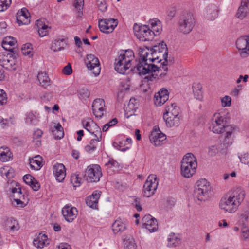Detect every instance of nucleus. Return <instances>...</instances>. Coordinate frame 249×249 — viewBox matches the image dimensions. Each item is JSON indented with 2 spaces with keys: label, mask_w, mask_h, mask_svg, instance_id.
Returning a JSON list of instances; mask_svg holds the SVG:
<instances>
[{
  "label": "nucleus",
  "mask_w": 249,
  "mask_h": 249,
  "mask_svg": "<svg viewBox=\"0 0 249 249\" xmlns=\"http://www.w3.org/2000/svg\"><path fill=\"white\" fill-rule=\"evenodd\" d=\"M245 193L241 187L233 189L231 192L222 197L219 203V209L224 212H236L245 198Z\"/></svg>",
  "instance_id": "nucleus-1"
},
{
  "label": "nucleus",
  "mask_w": 249,
  "mask_h": 249,
  "mask_svg": "<svg viewBox=\"0 0 249 249\" xmlns=\"http://www.w3.org/2000/svg\"><path fill=\"white\" fill-rule=\"evenodd\" d=\"M138 54L140 57H142L143 59L145 57L151 56V58H149L150 63H153L156 60L158 62H161L162 60H164L161 64V66L158 67V72L160 73V76L161 77L166 75L168 71V68L167 65L168 64L167 59L163 57V55L159 54L151 48L149 49L147 47H143L139 49Z\"/></svg>",
  "instance_id": "nucleus-2"
},
{
  "label": "nucleus",
  "mask_w": 249,
  "mask_h": 249,
  "mask_svg": "<svg viewBox=\"0 0 249 249\" xmlns=\"http://www.w3.org/2000/svg\"><path fill=\"white\" fill-rule=\"evenodd\" d=\"M134 53L132 50L128 49L122 50L120 55L115 59V70L120 74H125L131 67V62L134 59Z\"/></svg>",
  "instance_id": "nucleus-3"
},
{
  "label": "nucleus",
  "mask_w": 249,
  "mask_h": 249,
  "mask_svg": "<svg viewBox=\"0 0 249 249\" xmlns=\"http://www.w3.org/2000/svg\"><path fill=\"white\" fill-rule=\"evenodd\" d=\"M197 166V160L191 153L186 154L181 161V174L186 178L192 177L196 173Z\"/></svg>",
  "instance_id": "nucleus-4"
},
{
  "label": "nucleus",
  "mask_w": 249,
  "mask_h": 249,
  "mask_svg": "<svg viewBox=\"0 0 249 249\" xmlns=\"http://www.w3.org/2000/svg\"><path fill=\"white\" fill-rule=\"evenodd\" d=\"M212 187L210 183L205 178H201L196 183L194 192L196 199L200 202L205 201L210 197Z\"/></svg>",
  "instance_id": "nucleus-5"
},
{
  "label": "nucleus",
  "mask_w": 249,
  "mask_h": 249,
  "mask_svg": "<svg viewBox=\"0 0 249 249\" xmlns=\"http://www.w3.org/2000/svg\"><path fill=\"white\" fill-rule=\"evenodd\" d=\"M229 126L225 115L222 113H215L211 118L209 128L214 133L221 134L225 132Z\"/></svg>",
  "instance_id": "nucleus-6"
},
{
  "label": "nucleus",
  "mask_w": 249,
  "mask_h": 249,
  "mask_svg": "<svg viewBox=\"0 0 249 249\" xmlns=\"http://www.w3.org/2000/svg\"><path fill=\"white\" fill-rule=\"evenodd\" d=\"M195 24V19L192 13L184 12L180 17L178 22L179 29L185 34L190 33Z\"/></svg>",
  "instance_id": "nucleus-7"
},
{
  "label": "nucleus",
  "mask_w": 249,
  "mask_h": 249,
  "mask_svg": "<svg viewBox=\"0 0 249 249\" xmlns=\"http://www.w3.org/2000/svg\"><path fill=\"white\" fill-rule=\"evenodd\" d=\"M149 58H151V56L145 57L144 59L142 57H140L139 62L136 67L139 75L151 73L158 70V66L152 63H150Z\"/></svg>",
  "instance_id": "nucleus-8"
},
{
  "label": "nucleus",
  "mask_w": 249,
  "mask_h": 249,
  "mask_svg": "<svg viewBox=\"0 0 249 249\" xmlns=\"http://www.w3.org/2000/svg\"><path fill=\"white\" fill-rule=\"evenodd\" d=\"M133 30L135 35L140 41H150L154 38V33L149 25L140 26L135 24Z\"/></svg>",
  "instance_id": "nucleus-9"
},
{
  "label": "nucleus",
  "mask_w": 249,
  "mask_h": 249,
  "mask_svg": "<svg viewBox=\"0 0 249 249\" xmlns=\"http://www.w3.org/2000/svg\"><path fill=\"white\" fill-rule=\"evenodd\" d=\"M102 176L101 168L97 164H92L87 167L85 172L86 180L89 182H97Z\"/></svg>",
  "instance_id": "nucleus-10"
},
{
  "label": "nucleus",
  "mask_w": 249,
  "mask_h": 249,
  "mask_svg": "<svg viewBox=\"0 0 249 249\" xmlns=\"http://www.w3.org/2000/svg\"><path fill=\"white\" fill-rule=\"evenodd\" d=\"M158 180L155 175H150L143 185V194L146 197H149L153 196L157 189Z\"/></svg>",
  "instance_id": "nucleus-11"
},
{
  "label": "nucleus",
  "mask_w": 249,
  "mask_h": 249,
  "mask_svg": "<svg viewBox=\"0 0 249 249\" xmlns=\"http://www.w3.org/2000/svg\"><path fill=\"white\" fill-rule=\"evenodd\" d=\"M118 23V20L116 19L112 18L102 19L99 20L98 26L101 32L109 34L114 31Z\"/></svg>",
  "instance_id": "nucleus-12"
},
{
  "label": "nucleus",
  "mask_w": 249,
  "mask_h": 249,
  "mask_svg": "<svg viewBox=\"0 0 249 249\" xmlns=\"http://www.w3.org/2000/svg\"><path fill=\"white\" fill-rule=\"evenodd\" d=\"M82 123L84 128L93 135L94 137L99 139L101 137V128L92 120L87 118L82 120Z\"/></svg>",
  "instance_id": "nucleus-13"
},
{
  "label": "nucleus",
  "mask_w": 249,
  "mask_h": 249,
  "mask_svg": "<svg viewBox=\"0 0 249 249\" xmlns=\"http://www.w3.org/2000/svg\"><path fill=\"white\" fill-rule=\"evenodd\" d=\"M16 59L10 53H0V65L9 71L16 70Z\"/></svg>",
  "instance_id": "nucleus-14"
},
{
  "label": "nucleus",
  "mask_w": 249,
  "mask_h": 249,
  "mask_svg": "<svg viewBox=\"0 0 249 249\" xmlns=\"http://www.w3.org/2000/svg\"><path fill=\"white\" fill-rule=\"evenodd\" d=\"M236 45L241 57H246L249 55V35L239 38Z\"/></svg>",
  "instance_id": "nucleus-15"
},
{
  "label": "nucleus",
  "mask_w": 249,
  "mask_h": 249,
  "mask_svg": "<svg viewBox=\"0 0 249 249\" xmlns=\"http://www.w3.org/2000/svg\"><path fill=\"white\" fill-rule=\"evenodd\" d=\"M86 65L91 70L95 76H97L100 72V63L98 59L94 55L90 54L87 56Z\"/></svg>",
  "instance_id": "nucleus-16"
},
{
  "label": "nucleus",
  "mask_w": 249,
  "mask_h": 249,
  "mask_svg": "<svg viewBox=\"0 0 249 249\" xmlns=\"http://www.w3.org/2000/svg\"><path fill=\"white\" fill-rule=\"evenodd\" d=\"M142 222L143 226L150 233L156 231L158 229L156 219L150 214L145 215L142 219Z\"/></svg>",
  "instance_id": "nucleus-17"
},
{
  "label": "nucleus",
  "mask_w": 249,
  "mask_h": 249,
  "mask_svg": "<svg viewBox=\"0 0 249 249\" xmlns=\"http://www.w3.org/2000/svg\"><path fill=\"white\" fill-rule=\"evenodd\" d=\"M62 214L65 220L71 222L77 217L78 211L75 207L70 206H65L62 210Z\"/></svg>",
  "instance_id": "nucleus-18"
},
{
  "label": "nucleus",
  "mask_w": 249,
  "mask_h": 249,
  "mask_svg": "<svg viewBox=\"0 0 249 249\" xmlns=\"http://www.w3.org/2000/svg\"><path fill=\"white\" fill-rule=\"evenodd\" d=\"M166 139V136L160 131H153L149 135V139L152 143L156 146H160Z\"/></svg>",
  "instance_id": "nucleus-19"
},
{
  "label": "nucleus",
  "mask_w": 249,
  "mask_h": 249,
  "mask_svg": "<svg viewBox=\"0 0 249 249\" xmlns=\"http://www.w3.org/2000/svg\"><path fill=\"white\" fill-rule=\"evenodd\" d=\"M169 98L168 91L164 88L161 89L154 96V103L157 106L163 105Z\"/></svg>",
  "instance_id": "nucleus-20"
},
{
  "label": "nucleus",
  "mask_w": 249,
  "mask_h": 249,
  "mask_svg": "<svg viewBox=\"0 0 249 249\" xmlns=\"http://www.w3.org/2000/svg\"><path fill=\"white\" fill-rule=\"evenodd\" d=\"M53 170L56 179L58 182L63 181L66 176L65 166L63 164L57 163L53 165Z\"/></svg>",
  "instance_id": "nucleus-21"
},
{
  "label": "nucleus",
  "mask_w": 249,
  "mask_h": 249,
  "mask_svg": "<svg viewBox=\"0 0 249 249\" xmlns=\"http://www.w3.org/2000/svg\"><path fill=\"white\" fill-rule=\"evenodd\" d=\"M249 14V0H242L236 13V17L243 20Z\"/></svg>",
  "instance_id": "nucleus-22"
},
{
  "label": "nucleus",
  "mask_w": 249,
  "mask_h": 249,
  "mask_svg": "<svg viewBox=\"0 0 249 249\" xmlns=\"http://www.w3.org/2000/svg\"><path fill=\"white\" fill-rule=\"evenodd\" d=\"M127 226V221L125 219L118 218L112 224V231L115 234L121 233L125 230Z\"/></svg>",
  "instance_id": "nucleus-23"
},
{
  "label": "nucleus",
  "mask_w": 249,
  "mask_h": 249,
  "mask_svg": "<svg viewBox=\"0 0 249 249\" xmlns=\"http://www.w3.org/2000/svg\"><path fill=\"white\" fill-rule=\"evenodd\" d=\"M29 14L28 10L25 8L21 9L20 11L17 12L16 18L19 25L27 24L30 22Z\"/></svg>",
  "instance_id": "nucleus-24"
},
{
  "label": "nucleus",
  "mask_w": 249,
  "mask_h": 249,
  "mask_svg": "<svg viewBox=\"0 0 249 249\" xmlns=\"http://www.w3.org/2000/svg\"><path fill=\"white\" fill-rule=\"evenodd\" d=\"M101 192L95 191L92 195L89 196L86 200L87 205L92 208H96L98 205V199L100 197Z\"/></svg>",
  "instance_id": "nucleus-25"
},
{
  "label": "nucleus",
  "mask_w": 249,
  "mask_h": 249,
  "mask_svg": "<svg viewBox=\"0 0 249 249\" xmlns=\"http://www.w3.org/2000/svg\"><path fill=\"white\" fill-rule=\"evenodd\" d=\"M25 183L30 185L34 191H38L40 187V183L33 176L29 174L25 175L23 177Z\"/></svg>",
  "instance_id": "nucleus-26"
},
{
  "label": "nucleus",
  "mask_w": 249,
  "mask_h": 249,
  "mask_svg": "<svg viewBox=\"0 0 249 249\" xmlns=\"http://www.w3.org/2000/svg\"><path fill=\"white\" fill-rule=\"evenodd\" d=\"M49 241L47 236L45 234L39 233L38 236L34 239L33 241L34 245L37 248H43L45 246L49 244Z\"/></svg>",
  "instance_id": "nucleus-27"
},
{
  "label": "nucleus",
  "mask_w": 249,
  "mask_h": 249,
  "mask_svg": "<svg viewBox=\"0 0 249 249\" xmlns=\"http://www.w3.org/2000/svg\"><path fill=\"white\" fill-rule=\"evenodd\" d=\"M163 118L167 127H177L179 125L180 120L179 115L163 116Z\"/></svg>",
  "instance_id": "nucleus-28"
},
{
  "label": "nucleus",
  "mask_w": 249,
  "mask_h": 249,
  "mask_svg": "<svg viewBox=\"0 0 249 249\" xmlns=\"http://www.w3.org/2000/svg\"><path fill=\"white\" fill-rule=\"evenodd\" d=\"M180 112V108L177 106L176 103H174L166 107L163 116L179 115Z\"/></svg>",
  "instance_id": "nucleus-29"
},
{
  "label": "nucleus",
  "mask_w": 249,
  "mask_h": 249,
  "mask_svg": "<svg viewBox=\"0 0 249 249\" xmlns=\"http://www.w3.org/2000/svg\"><path fill=\"white\" fill-rule=\"evenodd\" d=\"M4 225L6 230L9 231H18L19 229L18 221L12 217L6 219L4 221Z\"/></svg>",
  "instance_id": "nucleus-30"
},
{
  "label": "nucleus",
  "mask_w": 249,
  "mask_h": 249,
  "mask_svg": "<svg viewBox=\"0 0 249 249\" xmlns=\"http://www.w3.org/2000/svg\"><path fill=\"white\" fill-rule=\"evenodd\" d=\"M37 79L40 85L45 89H47L51 85V81L46 72H39L37 75Z\"/></svg>",
  "instance_id": "nucleus-31"
},
{
  "label": "nucleus",
  "mask_w": 249,
  "mask_h": 249,
  "mask_svg": "<svg viewBox=\"0 0 249 249\" xmlns=\"http://www.w3.org/2000/svg\"><path fill=\"white\" fill-rule=\"evenodd\" d=\"M16 39L11 36L5 38L2 43V47L6 50L13 52L14 46L16 45Z\"/></svg>",
  "instance_id": "nucleus-32"
},
{
  "label": "nucleus",
  "mask_w": 249,
  "mask_h": 249,
  "mask_svg": "<svg viewBox=\"0 0 249 249\" xmlns=\"http://www.w3.org/2000/svg\"><path fill=\"white\" fill-rule=\"evenodd\" d=\"M152 49L153 50V51H155L157 53L163 55V57L167 59L168 49L164 42H162L159 45L154 46Z\"/></svg>",
  "instance_id": "nucleus-33"
},
{
  "label": "nucleus",
  "mask_w": 249,
  "mask_h": 249,
  "mask_svg": "<svg viewBox=\"0 0 249 249\" xmlns=\"http://www.w3.org/2000/svg\"><path fill=\"white\" fill-rule=\"evenodd\" d=\"M102 137L99 139L98 138H95L92 139L89 142V144H88L85 147V150L86 152L88 153H91L94 151L96 147L98 145V142L101 141Z\"/></svg>",
  "instance_id": "nucleus-34"
},
{
  "label": "nucleus",
  "mask_w": 249,
  "mask_h": 249,
  "mask_svg": "<svg viewBox=\"0 0 249 249\" xmlns=\"http://www.w3.org/2000/svg\"><path fill=\"white\" fill-rule=\"evenodd\" d=\"M234 130L235 127L231 125L225 129L226 134L224 141L225 144L229 145L232 143V135Z\"/></svg>",
  "instance_id": "nucleus-35"
},
{
  "label": "nucleus",
  "mask_w": 249,
  "mask_h": 249,
  "mask_svg": "<svg viewBox=\"0 0 249 249\" xmlns=\"http://www.w3.org/2000/svg\"><path fill=\"white\" fill-rule=\"evenodd\" d=\"M206 17L211 20L215 19L218 14V10L215 5H211L209 6L206 10Z\"/></svg>",
  "instance_id": "nucleus-36"
},
{
  "label": "nucleus",
  "mask_w": 249,
  "mask_h": 249,
  "mask_svg": "<svg viewBox=\"0 0 249 249\" xmlns=\"http://www.w3.org/2000/svg\"><path fill=\"white\" fill-rule=\"evenodd\" d=\"M193 93L195 97L198 100L202 98V86L200 83H194L192 86Z\"/></svg>",
  "instance_id": "nucleus-37"
},
{
  "label": "nucleus",
  "mask_w": 249,
  "mask_h": 249,
  "mask_svg": "<svg viewBox=\"0 0 249 249\" xmlns=\"http://www.w3.org/2000/svg\"><path fill=\"white\" fill-rule=\"evenodd\" d=\"M42 157L37 155L32 160H30V165L31 168L36 170H39L42 166Z\"/></svg>",
  "instance_id": "nucleus-38"
},
{
  "label": "nucleus",
  "mask_w": 249,
  "mask_h": 249,
  "mask_svg": "<svg viewBox=\"0 0 249 249\" xmlns=\"http://www.w3.org/2000/svg\"><path fill=\"white\" fill-rule=\"evenodd\" d=\"M38 32L40 37H44L48 34L50 27L48 25L43 24L40 20L37 21Z\"/></svg>",
  "instance_id": "nucleus-39"
},
{
  "label": "nucleus",
  "mask_w": 249,
  "mask_h": 249,
  "mask_svg": "<svg viewBox=\"0 0 249 249\" xmlns=\"http://www.w3.org/2000/svg\"><path fill=\"white\" fill-rule=\"evenodd\" d=\"M12 156V153L10 151L9 149L6 147L0 148V160L2 162H6L10 160Z\"/></svg>",
  "instance_id": "nucleus-40"
},
{
  "label": "nucleus",
  "mask_w": 249,
  "mask_h": 249,
  "mask_svg": "<svg viewBox=\"0 0 249 249\" xmlns=\"http://www.w3.org/2000/svg\"><path fill=\"white\" fill-rule=\"evenodd\" d=\"M64 41L63 39H55L52 44L51 49L54 52L59 51L63 49L65 45Z\"/></svg>",
  "instance_id": "nucleus-41"
},
{
  "label": "nucleus",
  "mask_w": 249,
  "mask_h": 249,
  "mask_svg": "<svg viewBox=\"0 0 249 249\" xmlns=\"http://www.w3.org/2000/svg\"><path fill=\"white\" fill-rule=\"evenodd\" d=\"M168 246L170 247H176L179 244L180 239L178 238L174 233H171L169 235L167 239Z\"/></svg>",
  "instance_id": "nucleus-42"
},
{
  "label": "nucleus",
  "mask_w": 249,
  "mask_h": 249,
  "mask_svg": "<svg viewBox=\"0 0 249 249\" xmlns=\"http://www.w3.org/2000/svg\"><path fill=\"white\" fill-rule=\"evenodd\" d=\"M22 53L25 56L29 57L33 55L32 47L31 44L27 43L23 45L21 48Z\"/></svg>",
  "instance_id": "nucleus-43"
},
{
  "label": "nucleus",
  "mask_w": 249,
  "mask_h": 249,
  "mask_svg": "<svg viewBox=\"0 0 249 249\" xmlns=\"http://www.w3.org/2000/svg\"><path fill=\"white\" fill-rule=\"evenodd\" d=\"M43 132L39 129L35 131L33 134V142L37 146H39L41 145L40 138Z\"/></svg>",
  "instance_id": "nucleus-44"
},
{
  "label": "nucleus",
  "mask_w": 249,
  "mask_h": 249,
  "mask_svg": "<svg viewBox=\"0 0 249 249\" xmlns=\"http://www.w3.org/2000/svg\"><path fill=\"white\" fill-rule=\"evenodd\" d=\"M124 244V249H136L137 246L133 238H129Z\"/></svg>",
  "instance_id": "nucleus-45"
},
{
  "label": "nucleus",
  "mask_w": 249,
  "mask_h": 249,
  "mask_svg": "<svg viewBox=\"0 0 249 249\" xmlns=\"http://www.w3.org/2000/svg\"><path fill=\"white\" fill-rule=\"evenodd\" d=\"M90 93L89 90L86 88H82L78 91V95L80 98L86 99L89 97Z\"/></svg>",
  "instance_id": "nucleus-46"
},
{
  "label": "nucleus",
  "mask_w": 249,
  "mask_h": 249,
  "mask_svg": "<svg viewBox=\"0 0 249 249\" xmlns=\"http://www.w3.org/2000/svg\"><path fill=\"white\" fill-rule=\"evenodd\" d=\"M238 158L242 163L248 165L249 167V153L238 154Z\"/></svg>",
  "instance_id": "nucleus-47"
},
{
  "label": "nucleus",
  "mask_w": 249,
  "mask_h": 249,
  "mask_svg": "<svg viewBox=\"0 0 249 249\" xmlns=\"http://www.w3.org/2000/svg\"><path fill=\"white\" fill-rule=\"evenodd\" d=\"M105 107L104 100L100 98L94 100L92 105V108H97L98 107L103 108Z\"/></svg>",
  "instance_id": "nucleus-48"
},
{
  "label": "nucleus",
  "mask_w": 249,
  "mask_h": 249,
  "mask_svg": "<svg viewBox=\"0 0 249 249\" xmlns=\"http://www.w3.org/2000/svg\"><path fill=\"white\" fill-rule=\"evenodd\" d=\"M71 182L74 187H79L81 184V179L78 175L74 174L71 176Z\"/></svg>",
  "instance_id": "nucleus-49"
},
{
  "label": "nucleus",
  "mask_w": 249,
  "mask_h": 249,
  "mask_svg": "<svg viewBox=\"0 0 249 249\" xmlns=\"http://www.w3.org/2000/svg\"><path fill=\"white\" fill-rule=\"evenodd\" d=\"M11 4V0H0V12L7 10Z\"/></svg>",
  "instance_id": "nucleus-50"
},
{
  "label": "nucleus",
  "mask_w": 249,
  "mask_h": 249,
  "mask_svg": "<svg viewBox=\"0 0 249 249\" xmlns=\"http://www.w3.org/2000/svg\"><path fill=\"white\" fill-rule=\"evenodd\" d=\"M92 111L94 115L96 118H101L104 115V112H105V107L92 108Z\"/></svg>",
  "instance_id": "nucleus-51"
},
{
  "label": "nucleus",
  "mask_w": 249,
  "mask_h": 249,
  "mask_svg": "<svg viewBox=\"0 0 249 249\" xmlns=\"http://www.w3.org/2000/svg\"><path fill=\"white\" fill-rule=\"evenodd\" d=\"M218 152V146L216 145H213L208 147V154L211 157L216 155Z\"/></svg>",
  "instance_id": "nucleus-52"
},
{
  "label": "nucleus",
  "mask_w": 249,
  "mask_h": 249,
  "mask_svg": "<svg viewBox=\"0 0 249 249\" xmlns=\"http://www.w3.org/2000/svg\"><path fill=\"white\" fill-rule=\"evenodd\" d=\"M14 202L16 203V204H15V206L23 208L27 205L28 200L14 198Z\"/></svg>",
  "instance_id": "nucleus-53"
},
{
  "label": "nucleus",
  "mask_w": 249,
  "mask_h": 249,
  "mask_svg": "<svg viewBox=\"0 0 249 249\" xmlns=\"http://www.w3.org/2000/svg\"><path fill=\"white\" fill-rule=\"evenodd\" d=\"M7 101V94L5 91L0 89V105L6 104Z\"/></svg>",
  "instance_id": "nucleus-54"
},
{
  "label": "nucleus",
  "mask_w": 249,
  "mask_h": 249,
  "mask_svg": "<svg viewBox=\"0 0 249 249\" xmlns=\"http://www.w3.org/2000/svg\"><path fill=\"white\" fill-rule=\"evenodd\" d=\"M231 98L229 96H225L221 99L222 106L223 107H230L231 105Z\"/></svg>",
  "instance_id": "nucleus-55"
},
{
  "label": "nucleus",
  "mask_w": 249,
  "mask_h": 249,
  "mask_svg": "<svg viewBox=\"0 0 249 249\" xmlns=\"http://www.w3.org/2000/svg\"><path fill=\"white\" fill-rule=\"evenodd\" d=\"M242 236L245 239H247L249 238V229L245 224L243 225L241 229Z\"/></svg>",
  "instance_id": "nucleus-56"
},
{
  "label": "nucleus",
  "mask_w": 249,
  "mask_h": 249,
  "mask_svg": "<svg viewBox=\"0 0 249 249\" xmlns=\"http://www.w3.org/2000/svg\"><path fill=\"white\" fill-rule=\"evenodd\" d=\"M99 9L102 12H105L107 8V5L104 0H98L97 2Z\"/></svg>",
  "instance_id": "nucleus-57"
},
{
  "label": "nucleus",
  "mask_w": 249,
  "mask_h": 249,
  "mask_svg": "<svg viewBox=\"0 0 249 249\" xmlns=\"http://www.w3.org/2000/svg\"><path fill=\"white\" fill-rule=\"evenodd\" d=\"M53 134L54 136L55 139H60L63 138L64 135L63 129L62 130H52Z\"/></svg>",
  "instance_id": "nucleus-58"
},
{
  "label": "nucleus",
  "mask_w": 249,
  "mask_h": 249,
  "mask_svg": "<svg viewBox=\"0 0 249 249\" xmlns=\"http://www.w3.org/2000/svg\"><path fill=\"white\" fill-rule=\"evenodd\" d=\"M84 0H74V6L75 10H83Z\"/></svg>",
  "instance_id": "nucleus-59"
},
{
  "label": "nucleus",
  "mask_w": 249,
  "mask_h": 249,
  "mask_svg": "<svg viewBox=\"0 0 249 249\" xmlns=\"http://www.w3.org/2000/svg\"><path fill=\"white\" fill-rule=\"evenodd\" d=\"M151 30L154 33V36L159 35L162 30L161 23H159V25H157L154 26L151 29Z\"/></svg>",
  "instance_id": "nucleus-60"
},
{
  "label": "nucleus",
  "mask_w": 249,
  "mask_h": 249,
  "mask_svg": "<svg viewBox=\"0 0 249 249\" xmlns=\"http://www.w3.org/2000/svg\"><path fill=\"white\" fill-rule=\"evenodd\" d=\"M72 70L70 63H68L63 69V73L66 75H71L72 73Z\"/></svg>",
  "instance_id": "nucleus-61"
},
{
  "label": "nucleus",
  "mask_w": 249,
  "mask_h": 249,
  "mask_svg": "<svg viewBox=\"0 0 249 249\" xmlns=\"http://www.w3.org/2000/svg\"><path fill=\"white\" fill-rule=\"evenodd\" d=\"M105 165L109 168H117L118 167V163L113 159H111L105 164Z\"/></svg>",
  "instance_id": "nucleus-62"
},
{
  "label": "nucleus",
  "mask_w": 249,
  "mask_h": 249,
  "mask_svg": "<svg viewBox=\"0 0 249 249\" xmlns=\"http://www.w3.org/2000/svg\"><path fill=\"white\" fill-rule=\"evenodd\" d=\"M21 189L20 187V184L18 183H17L16 184V187L12 189V193L14 195H21Z\"/></svg>",
  "instance_id": "nucleus-63"
},
{
  "label": "nucleus",
  "mask_w": 249,
  "mask_h": 249,
  "mask_svg": "<svg viewBox=\"0 0 249 249\" xmlns=\"http://www.w3.org/2000/svg\"><path fill=\"white\" fill-rule=\"evenodd\" d=\"M7 24L5 22H1L0 23V35L6 33Z\"/></svg>",
  "instance_id": "nucleus-64"
}]
</instances>
